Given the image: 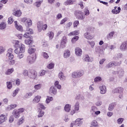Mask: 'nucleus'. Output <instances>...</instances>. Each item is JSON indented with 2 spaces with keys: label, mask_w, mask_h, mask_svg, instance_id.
<instances>
[{
  "label": "nucleus",
  "mask_w": 127,
  "mask_h": 127,
  "mask_svg": "<svg viewBox=\"0 0 127 127\" xmlns=\"http://www.w3.org/2000/svg\"><path fill=\"white\" fill-rule=\"evenodd\" d=\"M14 53L19 54V53H24L25 52V45L21 43L19 44V41L16 40L14 41Z\"/></svg>",
  "instance_id": "obj_1"
},
{
  "label": "nucleus",
  "mask_w": 127,
  "mask_h": 127,
  "mask_svg": "<svg viewBox=\"0 0 127 127\" xmlns=\"http://www.w3.org/2000/svg\"><path fill=\"white\" fill-rule=\"evenodd\" d=\"M36 61V54L32 56H28L26 59V62L29 65H31L35 63Z\"/></svg>",
  "instance_id": "obj_2"
},
{
  "label": "nucleus",
  "mask_w": 127,
  "mask_h": 127,
  "mask_svg": "<svg viewBox=\"0 0 127 127\" xmlns=\"http://www.w3.org/2000/svg\"><path fill=\"white\" fill-rule=\"evenodd\" d=\"M84 75V71L78 70L77 71H74L71 74V77L73 79H77L78 78H81L82 76Z\"/></svg>",
  "instance_id": "obj_3"
},
{
  "label": "nucleus",
  "mask_w": 127,
  "mask_h": 127,
  "mask_svg": "<svg viewBox=\"0 0 127 127\" xmlns=\"http://www.w3.org/2000/svg\"><path fill=\"white\" fill-rule=\"evenodd\" d=\"M68 42V39H67V37L66 36H64L63 37L61 41V44H60V47L61 48H65L66 47V45L67 44Z\"/></svg>",
  "instance_id": "obj_4"
},
{
  "label": "nucleus",
  "mask_w": 127,
  "mask_h": 127,
  "mask_svg": "<svg viewBox=\"0 0 127 127\" xmlns=\"http://www.w3.org/2000/svg\"><path fill=\"white\" fill-rule=\"evenodd\" d=\"M21 21V22H23V23H24L26 22L28 27L32 25V20H31V19L29 18H28L27 17H25L22 18Z\"/></svg>",
  "instance_id": "obj_5"
},
{
  "label": "nucleus",
  "mask_w": 127,
  "mask_h": 127,
  "mask_svg": "<svg viewBox=\"0 0 127 127\" xmlns=\"http://www.w3.org/2000/svg\"><path fill=\"white\" fill-rule=\"evenodd\" d=\"M75 15L78 19H80V20H83V19H85V16L83 14V12H82V11H76L75 12Z\"/></svg>",
  "instance_id": "obj_6"
},
{
  "label": "nucleus",
  "mask_w": 127,
  "mask_h": 127,
  "mask_svg": "<svg viewBox=\"0 0 127 127\" xmlns=\"http://www.w3.org/2000/svg\"><path fill=\"white\" fill-rule=\"evenodd\" d=\"M49 94L51 96H56L57 95V89L54 86H51L49 90Z\"/></svg>",
  "instance_id": "obj_7"
},
{
  "label": "nucleus",
  "mask_w": 127,
  "mask_h": 127,
  "mask_svg": "<svg viewBox=\"0 0 127 127\" xmlns=\"http://www.w3.org/2000/svg\"><path fill=\"white\" fill-rule=\"evenodd\" d=\"M12 14L16 17H20V16H21V15L22 14V12L20 9H13L12 10Z\"/></svg>",
  "instance_id": "obj_8"
},
{
  "label": "nucleus",
  "mask_w": 127,
  "mask_h": 127,
  "mask_svg": "<svg viewBox=\"0 0 127 127\" xmlns=\"http://www.w3.org/2000/svg\"><path fill=\"white\" fill-rule=\"evenodd\" d=\"M99 88L100 90V93L101 94V95H105V94L107 93V87H106V85L104 84L101 85Z\"/></svg>",
  "instance_id": "obj_9"
},
{
  "label": "nucleus",
  "mask_w": 127,
  "mask_h": 127,
  "mask_svg": "<svg viewBox=\"0 0 127 127\" xmlns=\"http://www.w3.org/2000/svg\"><path fill=\"white\" fill-rule=\"evenodd\" d=\"M6 54V57L9 59V60H11L12 59H13V58L14 56H13V54H12V49H9L7 52Z\"/></svg>",
  "instance_id": "obj_10"
},
{
  "label": "nucleus",
  "mask_w": 127,
  "mask_h": 127,
  "mask_svg": "<svg viewBox=\"0 0 127 127\" xmlns=\"http://www.w3.org/2000/svg\"><path fill=\"white\" fill-rule=\"evenodd\" d=\"M120 49L121 50V51H127V41H125L123 42L120 47Z\"/></svg>",
  "instance_id": "obj_11"
},
{
  "label": "nucleus",
  "mask_w": 127,
  "mask_h": 127,
  "mask_svg": "<svg viewBox=\"0 0 127 127\" xmlns=\"http://www.w3.org/2000/svg\"><path fill=\"white\" fill-rule=\"evenodd\" d=\"M82 60L84 62H93V61H94L93 58H90L88 55H85Z\"/></svg>",
  "instance_id": "obj_12"
},
{
  "label": "nucleus",
  "mask_w": 127,
  "mask_h": 127,
  "mask_svg": "<svg viewBox=\"0 0 127 127\" xmlns=\"http://www.w3.org/2000/svg\"><path fill=\"white\" fill-rule=\"evenodd\" d=\"M123 92H124V88H122V87H118V88H115L112 91V93L113 94H117L118 93L120 94L121 93H123Z\"/></svg>",
  "instance_id": "obj_13"
},
{
  "label": "nucleus",
  "mask_w": 127,
  "mask_h": 127,
  "mask_svg": "<svg viewBox=\"0 0 127 127\" xmlns=\"http://www.w3.org/2000/svg\"><path fill=\"white\" fill-rule=\"evenodd\" d=\"M75 126L81 127L83 125V118H77L75 120Z\"/></svg>",
  "instance_id": "obj_14"
},
{
  "label": "nucleus",
  "mask_w": 127,
  "mask_h": 127,
  "mask_svg": "<svg viewBox=\"0 0 127 127\" xmlns=\"http://www.w3.org/2000/svg\"><path fill=\"white\" fill-rule=\"evenodd\" d=\"M58 78L61 81H65L66 80V76L64 75V73L62 71H60L58 73Z\"/></svg>",
  "instance_id": "obj_15"
},
{
  "label": "nucleus",
  "mask_w": 127,
  "mask_h": 127,
  "mask_svg": "<svg viewBox=\"0 0 127 127\" xmlns=\"http://www.w3.org/2000/svg\"><path fill=\"white\" fill-rule=\"evenodd\" d=\"M75 54L76 55V56H82V49L79 47L75 48Z\"/></svg>",
  "instance_id": "obj_16"
},
{
  "label": "nucleus",
  "mask_w": 127,
  "mask_h": 127,
  "mask_svg": "<svg viewBox=\"0 0 127 127\" xmlns=\"http://www.w3.org/2000/svg\"><path fill=\"white\" fill-rule=\"evenodd\" d=\"M71 56V53L70 52V50H66L64 51V53L63 57L65 59H67V58H69Z\"/></svg>",
  "instance_id": "obj_17"
},
{
  "label": "nucleus",
  "mask_w": 127,
  "mask_h": 127,
  "mask_svg": "<svg viewBox=\"0 0 127 127\" xmlns=\"http://www.w3.org/2000/svg\"><path fill=\"white\" fill-rule=\"evenodd\" d=\"M43 26V22L39 21L38 22L37 26L38 28V31L39 32H41L42 31V27Z\"/></svg>",
  "instance_id": "obj_18"
},
{
  "label": "nucleus",
  "mask_w": 127,
  "mask_h": 127,
  "mask_svg": "<svg viewBox=\"0 0 127 127\" xmlns=\"http://www.w3.org/2000/svg\"><path fill=\"white\" fill-rule=\"evenodd\" d=\"M41 99V96L37 95L35 96L32 100L33 104H37L40 102V99Z\"/></svg>",
  "instance_id": "obj_19"
},
{
  "label": "nucleus",
  "mask_w": 127,
  "mask_h": 127,
  "mask_svg": "<svg viewBox=\"0 0 127 127\" xmlns=\"http://www.w3.org/2000/svg\"><path fill=\"white\" fill-rule=\"evenodd\" d=\"M12 115L15 119H19V117H20V114L17 112L16 109L13 111Z\"/></svg>",
  "instance_id": "obj_20"
},
{
  "label": "nucleus",
  "mask_w": 127,
  "mask_h": 127,
  "mask_svg": "<svg viewBox=\"0 0 127 127\" xmlns=\"http://www.w3.org/2000/svg\"><path fill=\"white\" fill-rule=\"evenodd\" d=\"M33 95V93L32 92H27L24 95L23 99H24L25 100L29 99V98H31Z\"/></svg>",
  "instance_id": "obj_21"
},
{
  "label": "nucleus",
  "mask_w": 127,
  "mask_h": 127,
  "mask_svg": "<svg viewBox=\"0 0 127 127\" xmlns=\"http://www.w3.org/2000/svg\"><path fill=\"white\" fill-rule=\"evenodd\" d=\"M34 41L32 39H27L24 41V43L26 45H31V44H33Z\"/></svg>",
  "instance_id": "obj_22"
},
{
  "label": "nucleus",
  "mask_w": 127,
  "mask_h": 127,
  "mask_svg": "<svg viewBox=\"0 0 127 127\" xmlns=\"http://www.w3.org/2000/svg\"><path fill=\"white\" fill-rule=\"evenodd\" d=\"M97 109L96 106H92L91 110L90 111V114L92 116V117H95V113L96 111H97Z\"/></svg>",
  "instance_id": "obj_23"
},
{
  "label": "nucleus",
  "mask_w": 127,
  "mask_h": 127,
  "mask_svg": "<svg viewBox=\"0 0 127 127\" xmlns=\"http://www.w3.org/2000/svg\"><path fill=\"white\" fill-rule=\"evenodd\" d=\"M15 27L16 29L19 30V31H22V26L18 25L17 24V21H15L14 22Z\"/></svg>",
  "instance_id": "obj_24"
},
{
  "label": "nucleus",
  "mask_w": 127,
  "mask_h": 127,
  "mask_svg": "<svg viewBox=\"0 0 127 127\" xmlns=\"http://www.w3.org/2000/svg\"><path fill=\"white\" fill-rule=\"evenodd\" d=\"M93 36L89 32L84 33V38L86 39H93Z\"/></svg>",
  "instance_id": "obj_25"
},
{
  "label": "nucleus",
  "mask_w": 127,
  "mask_h": 127,
  "mask_svg": "<svg viewBox=\"0 0 127 127\" xmlns=\"http://www.w3.org/2000/svg\"><path fill=\"white\" fill-rule=\"evenodd\" d=\"M29 77L31 79H36L37 77V72L35 71H33L31 75L29 74Z\"/></svg>",
  "instance_id": "obj_26"
},
{
  "label": "nucleus",
  "mask_w": 127,
  "mask_h": 127,
  "mask_svg": "<svg viewBox=\"0 0 127 127\" xmlns=\"http://www.w3.org/2000/svg\"><path fill=\"white\" fill-rule=\"evenodd\" d=\"M13 72H14V68L13 67L9 68L5 72V75H11Z\"/></svg>",
  "instance_id": "obj_27"
},
{
  "label": "nucleus",
  "mask_w": 127,
  "mask_h": 127,
  "mask_svg": "<svg viewBox=\"0 0 127 127\" xmlns=\"http://www.w3.org/2000/svg\"><path fill=\"white\" fill-rule=\"evenodd\" d=\"M6 120V116L4 115H1L0 116V124H2V123H4V122H5Z\"/></svg>",
  "instance_id": "obj_28"
},
{
  "label": "nucleus",
  "mask_w": 127,
  "mask_h": 127,
  "mask_svg": "<svg viewBox=\"0 0 127 127\" xmlns=\"http://www.w3.org/2000/svg\"><path fill=\"white\" fill-rule=\"evenodd\" d=\"M64 110L66 113H69L71 111V105L66 104L64 106Z\"/></svg>",
  "instance_id": "obj_29"
},
{
  "label": "nucleus",
  "mask_w": 127,
  "mask_h": 127,
  "mask_svg": "<svg viewBox=\"0 0 127 127\" xmlns=\"http://www.w3.org/2000/svg\"><path fill=\"white\" fill-rule=\"evenodd\" d=\"M114 35H115V32L114 31H112V32L109 33L107 35V39L108 40H110V39H113Z\"/></svg>",
  "instance_id": "obj_30"
},
{
  "label": "nucleus",
  "mask_w": 127,
  "mask_h": 127,
  "mask_svg": "<svg viewBox=\"0 0 127 127\" xmlns=\"http://www.w3.org/2000/svg\"><path fill=\"white\" fill-rule=\"evenodd\" d=\"M6 28V23L5 22H1L0 23V30H3Z\"/></svg>",
  "instance_id": "obj_31"
},
{
  "label": "nucleus",
  "mask_w": 127,
  "mask_h": 127,
  "mask_svg": "<svg viewBox=\"0 0 127 127\" xmlns=\"http://www.w3.org/2000/svg\"><path fill=\"white\" fill-rule=\"evenodd\" d=\"M42 2H43V0H37L34 3V5L36 6L37 7H40L41 4H42Z\"/></svg>",
  "instance_id": "obj_32"
},
{
  "label": "nucleus",
  "mask_w": 127,
  "mask_h": 127,
  "mask_svg": "<svg viewBox=\"0 0 127 127\" xmlns=\"http://www.w3.org/2000/svg\"><path fill=\"white\" fill-rule=\"evenodd\" d=\"M113 58L116 60L121 59V58H123V54L121 53L116 54L114 55Z\"/></svg>",
  "instance_id": "obj_33"
},
{
  "label": "nucleus",
  "mask_w": 127,
  "mask_h": 127,
  "mask_svg": "<svg viewBox=\"0 0 127 127\" xmlns=\"http://www.w3.org/2000/svg\"><path fill=\"white\" fill-rule=\"evenodd\" d=\"M80 110V103L79 102H76L74 105V110L76 111V113L79 112Z\"/></svg>",
  "instance_id": "obj_34"
},
{
  "label": "nucleus",
  "mask_w": 127,
  "mask_h": 127,
  "mask_svg": "<svg viewBox=\"0 0 127 127\" xmlns=\"http://www.w3.org/2000/svg\"><path fill=\"white\" fill-rule=\"evenodd\" d=\"M41 88H42V84L41 83L36 84L34 86V89L35 91H38L41 89Z\"/></svg>",
  "instance_id": "obj_35"
},
{
  "label": "nucleus",
  "mask_w": 127,
  "mask_h": 127,
  "mask_svg": "<svg viewBox=\"0 0 127 127\" xmlns=\"http://www.w3.org/2000/svg\"><path fill=\"white\" fill-rule=\"evenodd\" d=\"M75 0H67L64 2V5H70V4H73L75 2Z\"/></svg>",
  "instance_id": "obj_36"
},
{
  "label": "nucleus",
  "mask_w": 127,
  "mask_h": 127,
  "mask_svg": "<svg viewBox=\"0 0 127 127\" xmlns=\"http://www.w3.org/2000/svg\"><path fill=\"white\" fill-rule=\"evenodd\" d=\"M111 12L113 13V14H118L119 12H121V7H118L117 9H112Z\"/></svg>",
  "instance_id": "obj_37"
},
{
  "label": "nucleus",
  "mask_w": 127,
  "mask_h": 127,
  "mask_svg": "<svg viewBox=\"0 0 127 127\" xmlns=\"http://www.w3.org/2000/svg\"><path fill=\"white\" fill-rule=\"evenodd\" d=\"M125 74V71H124V69L122 68H120V69L118 71V75L119 77H123Z\"/></svg>",
  "instance_id": "obj_38"
},
{
  "label": "nucleus",
  "mask_w": 127,
  "mask_h": 127,
  "mask_svg": "<svg viewBox=\"0 0 127 127\" xmlns=\"http://www.w3.org/2000/svg\"><path fill=\"white\" fill-rule=\"evenodd\" d=\"M24 122V116H22L20 119H19L17 123V126H20L22 125L23 123Z\"/></svg>",
  "instance_id": "obj_39"
},
{
  "label": "nucleus",
  "mask_w": 127,
  "mask_h": 127,
  "mask_svg": "<svg viewBox=\"0 0 127 127\" xmlns=\"http://www.w3.org/2000/svg\"><path fill=\"white\" fill-rule=\"evenodd\" d=\"M35 51H36V49L33 48H29L28 49V53L29 54H33V53H35Z\"/></svg>",
  "instance_id": "obj_40"
},
{
  "label": "nucleus",
  "mask_w": 127,
  "mask_h": 127,
  "mask_svg": "<svg viewBox=\"0 0 127 127\" xmlns=\"http://www.w3.org/2000/svg\"><path fill=\"white\" fill-rule=\"evenodd\" d=\"M96 53H101L103 50H102V46H97L95 49Z\"/></svg>",
  "instance_id": "obj_41"
},
{
  "label": "nucleus",
  "mask_w": 127,
  "mask_h": 127,
  "mask_svg": "<svg viewBox=\"0 0 127 127\" xmlns=\"http://www.w3.org/2000/svg\"><path fill=\"white\" fill-rule=\"evenodd\" d=\"M78 40H79V36H75L71 39V43L72 44H74L76 43V42L78 41Z\"/></svg>",
  "instance_id": "obj_42"
},
{
  "label": "nucleus",
  "mask_w": 127,
  "mask_h": 127,
  "mask_svg": "<svg viewBox=\"0 0 127 127\" xmlns=\"http://www.w3.org/2000/svg\"><path fill=\"white\" fill-rule=\"evenodd\" d=\"M50 40H52L54 37V33L52 31L49 32L48 33Z\"/></svg>",
  "instance_id": "obj_43"
},
{
  "label": "nucleus",
  "mask_w": 127,
  "mask_h": 127,
  "mask_svg": "<svg viewBox=\"0 0 127 127\" xmlns=\"http://www.w3.org/2000/svg\"><path fill=\"white\" fill-rule=\"evenodd\" d=\"M54 85L55 87H56V88L58 89V90H61V88H62L61 85L59 84V82L58 81L55 82Z\"/></svg>",
  "instance_id": "obj_44"
},
{
  "label": "nucleus",
  "mask_w": 127,
  "mask_h": 127,
  "mask_svg": "<svg viewBox=\"0 0 127 127\" xmlns=\"http://www.w3.org/2000/svg\"><path fill=\"white\" fill-rule=\"evenodd\" d=\"M116 107V103H113L109 105L108 110L109 111H113L114 110V108Z\"/></svg>",
  "instance_id": "obj_45"
},
{
  "label": "nucleus",
  "mask_w": 127,
  "mask_h": 127,
  "mask_svg": "<svg viewBox=\"0 0 127 127\" xmlns=\"http://www.w3.org/2000/svg\"><path fill=\"white\" fill-rule=\"evenodd\" d=\"M53 101V97L50 96H47V98L46 100V103L49 104L50 102H52Z\"/></svg>",
  "instance_id": "obj_46"
},
{
  "label": "nucleus",
  "mask_w": 127,
  "mask_h": 127,
  "mask_svg": "<svg viewBox=\"0 0 127 127\" xmlns=\"http://www.w3.org/2000/svg\"><path fill=\"white\" fill-rule=\"evenodd\" d=\"M55 65V64H54V63L51 62L48 65H47V68L48 69H53V68H54V66Z\"/></svg>",
  "instance_id": "obj_47"
},
{
  "label": "nucleus",
  "mask_w": 127,
  "mask_h": 127,
  "mask_svg": "<svg viewBox=\"0 0 127 127\" xmlns=\"http://www.w3.org/2000/svg\"><path fill=\"white\" fill-rule=\"evenodd\" d=\"M37 107L38 108H40L41 110H45V109H46V107H45V106H44L43 103H38Z\"/></svg>",
  "instance_id": "obj_48"
},
{
  "label": "nucleus",
  "mask_w": 127,
  "mask_h": 127,
  "mask_svg": "<svg viewBox=\"0 0 127 127\" xmlns=\"http://www.w3.org/2000/svg\"><path fill=\"white\" fill-rule=\"evenodd\" d=\"M79 34V31H74L68 34V36H72V35H78Z\"/></svg>",
  "instance_id": "obj_49"
},
{
  "label": "nucleus",
  "mask_w": 127,
  "mask_h": 127,
  "mask_svg": "<svg viewBox=\"0 0 127 127\" xmlns=\"http://www.w3.org/2000/svg\"><path fill=\"white\" fill-rule=\"evenodd\" d=\"M46 74V70L44 69L41 70L39 72V76L41 77H42V76H44Z\"/></svg>",
  "instance_id": "obj_50"
},
{
  "label": "nucleus",
  "mask_w": 127,
  "mask_h": 127,
  "mask_svg": "<svg viewBox=\"0 0 127 127\" xmlns=\"http://www.w3.org/2000/svg\"><path fill=\"white\" fill-rule=\"evenodd\" d=\"M17 54V57L18 59H22V58L24 57V54H23V53H19V54Z\"/></svg>",
  "instance_id": "obj_51"
},
{
  "label": "nucleus",
  "mask_w": 127,
  "mask_h": 127,
  "mask_svg": "<svg viewBox=\"0 0 127 127\" xmlns=\"http://www.w3.org/2000/svg\"><path fill=\"white\" fill-rule=\"evenodd\" d=\"M83 12L84 13V15H85V16H87L90 14V11L88 9V8H84Z\"/></svg>",
  "instance_id": "obj_52"
},
{
  "label": "nucleus",
  "mask_w": 127,
  "mask_h": 127,
  "mask_svg": "<svg viewBox=\"0 0 127 127\" xmlns=\"http://www.w3.org/2000/svg\"><path fill=\"white\" fill-rule=\"evenodd\" d=\"M102 81V77L101 76H97L94 78L95 83H99Z\"/></svg>",
  "instance_id": "obj_53"
},
{
  "label": "nucleus",
  "mask_w": 127,
  "mask_h": 127,
  "mask_svg": "<svg viewBox=\"0 0 127 127\" xmlns=\"http://www.w3.org/2000/svg\"><path fill=\"white\" fill-rule=\"evenodd\" d=\"M6 86H7V89H8L9 90H10V89L12 88V84L11 83V82L7 81L6 82Z\"/></svg>",
  "instance_id": "obj_54"
},
{
  "label": "nucleus",
  "mask_w": 127,
  "mask_h": 127,
  "mask_svg": "<svg viewBox=\"0 0 127 127\" xmlns=\"http://www.w3.org/2000/svg\"><path fill=\"white\" fill-rule=\"evenodd\" d=\"M18 92H19V89L17 88L15 90L13 91V94L12 95V97H15V96L18 94Z\"/></svg>",
  "instance_id": "obj_55"
},
{
  "label": "nucleus",
  "mask_w": 127,
  "mask_h": 127,
  "mask_svg": "<svg viewBox=\"0 0 127 127\" xmlns=\"http://www.w3.org/2000/svg\"><path fill=\"white\" fill-rule=\"evenodd\" d=\"M26 31L30 35L33 34V30L29 27L27 28Z\"/></svg>",
  "instance_id": "obj_56"
},
{
  "label": "nucleus",
  "mask_w": 127,
  "mask_h": 127,
  "mask_svg": "<svg viewBox=\"0 0 127 127\" xmlns=\"http://www.w3.org/2000/svg\"><path fill=\"white\" fill-rule=\"evenodd\" d=\"M91 125L94 127H97L99 126L98 124V122L96 120L92 121Z\"/></svg>",
  "instance_id": "obj_57"
},
{
  "label": "nucleus",
  "mask_w": 127,
  "mask_h": 127,
  "mask_svg": "<svg viewBox=\"0 0 127 127\" xmlns=\"http://www.w3.org/2000/svg\"><path fill=\"white\" fill-rule=\"evenodd\" d=\"M42 55H43V57L45 59H48V58H49V55H48V54L46 52H43Z\"/></svg>",
  "instance_id": "obj_58"
},
{
  "label": "nucleus",
  "mask_w": 127,
  "mask_h": 127,
  "mask_svg": "<svg viewBox=\"0 0 127 127\" xmlns=\"http://www.w3.org/2000/svg\"><path fill=\"white\" fill-rule=\"evenodd\" d=\"M115 66L114 64V62H111L106 65L107 68H112V67Z\"/></svg>",
  "instance_id": "obj_59"
},
{
  "label": "nucleus",
  "mask_w": 127,
  "mask_h": 127,
  "mask_svg": "<svg viewBox=\"0 0 127 127\" xmlns=\"http://www.w3.org/2000/svg\"><path fill=\"white\" fill-rule=\"evenodd\" d=\"M44 116V111L41 110L38 115V118H42Z\"/></svg>",
  "instance_id": "obj_60"
},
{
  "label": "nucleus",
  "mask_w": 127,
  "mask_h": 127,
  "mask_svg": "<svg viewBox=\"0 0 127 127\" xmlns=\"http://www.w3.org/2000/svg\"><path fill=\"white\" fill-rule=\"evenodd\" d=\"M17 112L19 113V114L20 115V114H22V113H24L25 110L24 109V108H20V109H16Z\"/></svg>",
  "instance_id": "obj_61"
},
{
  "label": "nucleus",
  "mask_w": 127,
  "mask_h": 127,
  "mask_svg": "<svg viewBox=\"0 0 127 127\" xmlns=\"http://www.w3.org/2000/svg\"><path fill=\"white\" fill-rule=\"evenodd\" d=\"M66 21H68V18L65 17L63 19L61 20L60 24H64Z\"/></svg>",
  "instance_id": "obj_62"
},
{
  "label": "nucleus",
  "mask_w": 127,
  "mask_h": 127,
  "mask_svg": "<svg viewBox=\"0 0 127 127\" xmlns=\"http://www.w3.org/2000/svg\"><path fill=\"white\" fill-rule=\"evenodd\" d=\"M124 121H125L124 118H119L117 120V124L121 125L123 124V122H124Z\"/></svg>",
  "instance_id": "obj_63"
},
{
  "label": "nucleus",
  "mask_w": 127,
  "mask_h": 127,
  "mask_svg": "<svg viewBox=\"0 0 127 127\" xmlns=\"http://www.w3.org/2000/svg\"><path fill=\"white\" fill-rule=\"evenodd\" d=\"M12 22H13V17H12V16H11L8 19V24H11Z\"/></svg>",
  "instance_id": "obj_64"
}]
</instances>
